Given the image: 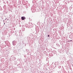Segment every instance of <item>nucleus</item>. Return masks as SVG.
<instances>
[{"mask_svg":"<svg viewBox=\"0 0 73 73\" xmlns=\"http://www.w3.org/2000/svg\"><path fill=\"white\" fill-rule=\"evenodd\" d=\"M21 19L23 20H24V19H25V18L24 17H21Z\"/></svg>","mask_w":73,"mask_h":73,"instance_id":"1","label":"nucleus"},{"mask_svg":"<svg viewBox=\"0 0 73 73\" xmlns=\"http://www.w3.org/2000/svg\"><path fill=\"white\" fill-rule=\"evenodd\" d=\"M48 37H49V35H48Z\"/></svg>","mask_w":73,"mask_h":73,"instance_id":"2","label":"nucleus"},{"mask_svg":"<svg viewBox=\"0 0 73 73\" xmlns=\"http://www.w3.org/2000/svg\"><path fill=\"white\" fill-rule=\"evenodd\" d=\"M4 24H5V23H4Z\"/></svg>","mask_w":73,"mask_h":73,"instance_id":"3","label":"nucleus"}]
</instances>
